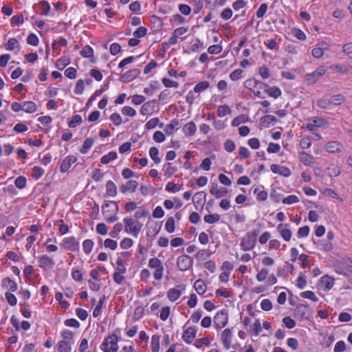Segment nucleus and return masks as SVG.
Masks as SVG:
<instances>
[{
    "label": "nucleus",
    "instance_id": "1",
    "mask_svg": "<svg viewBox=\"0 0 352 352\" xmlns=\"http://www.w3.org/2000/svg\"><path fill=\"white\" fill-rule=\"evenodd\" d=\"M118 205L115 201H109L102 206V212L107 222L113 223L118 219Z\"/></svg>",
    "mask_w": 352,
    "mask_h": 352
},
{
    "label": "nucleus",
    "instance_id": "2",
    "mask_svg": "<svg viewBox=\"0 0 352 352\" xmlns=\"http://www.w3.org/2000/svg\"><path fill=\"white\" fill-rule=\"evenodd\" d=\"M123 221L124 223V231L137 237L142 230V223L135 219L129 217L124 218Z\"/></svg>",
    "mask_w": 352,
    "mask_h": 352
},
{
    "label": "nucleus",
    "instance_id": "3",
    "mask_svg": "<svg viewBox=\"0 0 352 352\" xmlns=\"http://www.w3.org/2000/svg\"><path fill=\"white\" fill-rule=\"evenodd\" d=\"M118 338L116 335L108 336L103 342L101 346V349L104 352H117L118 346Z\"/></svg>",
    "mask_w": 352,
    "mask_h": 352
},
{
    "label": "nucleus",
    "instance_id": "4",
    "mask_svg": "<svg viewBox=\"0 0 352 352\" xmlns=\"http://www.w3.org/2000/svg\"><path fill=\"white\" fill-rule=\"evenodd\" d=\"M193 259L188 255L179 256L177 259V265L179 270L186 271L192 267Z\"/></svg>",
    "mask_w": 352,
    "mask_h": 352
},
{
    "label": "nucleus",
    "instance_id": "5",
    "mask_svg": "<svg viewBox=\"0 0 352 352\" xmlns=\"http://www.w3.org/2000/svg\"><path fill=\"white\" fill-rule=\"evenodd\" d=\"M327 72L326 67L321 66L317 68L314 72L308 74L306 76V80L309 83L316 82L320 76L324 75Z\"/></svg>",
    "mask_w": 352,
    "mask_h": 352
},
{
    "label": "nucleus",
    "instance_id": "6",
    "mask_svg": "<svg viewBox=\"0 0 352 352\" xmlns=\"http://www.w3.org/2000/svg\"><path fill=\"white\" fill-rule=\"evenodd\" d=\"M228 321V314L224 311L218 312L214 318V323L218 329L224 327L227 324Z\"/></svg>",
    "mask_w": 352,
    "mask_h": 352
},
{
    "label": "nucleus",
    "instance_id": "7",
    "mask_svg": "<svg viewBox=\"0 0 352 352\" xmlns=\"http://www.w3.org/2000/svg\"><path fill=\"white\" fill-rule=\"evenodd\" d=\"M62 246L67 250L74 252L78 249L79 243L76 241L74 236H71L64 239L62 243Z\"/></svg>",
    "mask_w": 352,
    "mask_h": 352
},
{
    "label": "nucleus",
    "instance_id": "8",
    "mask_svg": "<svg viewBox=\"0 0 352 352\" xmlns=\"http://www.w3.org/2000/svg\"><path fill=\"white\" fill-rule=\"evenodd\" d=\"M140 74L138 69H133L127 71L120 76V80L122 82H129L136 78Z\"/></svg>",
    "mask_w": 352,
    "mask_h": 352
},
{
    "label": "nucleus",
    "instance_id": "9",
    "mask_svg": "<svg viewBox=\"0 0 352 352\" xmlns=\"http://www.w3.org/2000/svg\"><path fill=\"white\" fill-rule=\"evenodd\" d=\"M327 50H329V45L327 43L320 42L312 50L311 54L314 58H320Z\"/></svg>",
    "mask_w": 352,
    "mask_h": 352
},
{
    "label": "nucleus",
    "instance_id": "10",
    "mask_svg": "<svg viewBox=\"0 0 352 352\" xmlns=\"http://www.w3.org/2000/svg\"><path fill=\"white\" fill-rule=\"evenodd\" d=\"M271 170L276 174L281 176L288 177L291 175V170L286 166H282L278 164H272L270 166Z\"/></svg>",
    "mask_w": 352,
    "mask_h": 352
},
{
    "label": "nucleus",
    "instance_id": "11",
    "mask_svg": "<svg viewBox=\"0 0 352 352\" xmlns=\"http://www.w3.org/2000/svg\"><path fill=\"white\" fill-rule=\"evenodd\" d=\"M221 339L226 349L228 350L232 343V332L230 329H224L221 336Z\"/></svg>",
    "mask_w": 352,
    "mask_h": 352
},
{
    "label": "nucleus",
    "instance_id": "12",
    "mask_svg": "<svg viewBox=\"0 0 352 352\" xmlns=\"http://www.w3.org/2000/svg\"><path fill=\"white\" fill-rule=\"evenodd\" d=\"M343 148V145L338 141H331L326 144L324 149L329 153L340 152Z\"/></svg>",
    "mask_w": 352,
    "mask_h": 352
},
{
    "label": "nucleus",
    "instance_id": "13",
    "mask_svg": "<svg viewBox=\"0 0 352 352\" xmlns=\"http://www.w3.org/2000/svg\"><path fill=\"white\" fill-rule=\"evenodd\" d=\"M197 331L193 327L187 328L183 333L182 339L187 344H190L196 337Z\"/></svg>",
    "mask_w": 352,
    "mask_h": 352
},
{
    "label": "nucleus",
    "instance_id": "14",
    "mask_svg": "<svg viewBox=\"0 0 352 352\" xmlns=\"http://www.w3.org/2000/svg\"><path fill=\"white\" fill-rule=\"evenodd\" d=\"M210 192L216 198H221L226 196L228 190L223 188H219L217 184H212L210 189Z\"/></svg>",
    "mask_w": 352,
    "mask_h": 352
},
{
    "label": "nucleus",
    "instance_id": "15",
    "mask_svg": "<svg viewBox=\"0 0 352 352\" xmlns=\"http://www.w3.org/2000/svg\"><path fill=\"white\" fill-rule=\"evenodd\" d=\"M288 224H278L277 226V230L279 232L280 236L285 241H289L292 237V231L287 227Z\"/></svg>",
    "mask_w": 352,
    "mask_h": 352
},
{
    "label": "nucleus",
    "instance_id": "16",
    "mask_svg": "<svg viewBox=\"0 0 352 352\" xmlns=\"http://www.w3.org/2000/svg\"><path fill=\"white\" fill-rule=\"evenodd\" d=\"M77 160V158L76 157H75L74 155H69L67 157H66L61 165H60V170L62 173H65L67 172L69 168L71 167L72 164H73L74 163H75Z\"/></svg>",
    "mask_w": 352,
    "mask_h": 352
},
{
    "label": "nucleus",
    "instance_id": "17",
    "mask_svg": "<svg viewBox=\"0 0 352 352\" xmlns=\"http://www.w3.org/2000/svg\"><path fill=\"white\" fill-rule=\"evenodd\" d=\"M39 266L44 269H50L54 265V261L47 255H43L38 258Z\"/></svg>",
    "mask_w": 352,
    "mask_h": 352
},
{
    "label": "nucleus",
    "instance_id": "18",
    "mask_svg": "<svg viewBox=\"0 0 352 352\" xmlns=\"http://www.w3.org/2000/svg\"><path fill=\"white\" fill-rule=\"evenodd\" d=\"M155 100H151L144 103L140 109V113L142 115H149L153 113L155 108Z\"/></svg>",
    "mask_w": 352,
    "mask_h": 352
},
{
    "label": "nucleus",
    "instance_id": "19",
    "mask_svg": "<svg viewBox=\"0 0 352 352\" xmlns=\"http://www.w3.org/2000/svg\"><path fill=\"white\" fill-rule=\"evenodd\" d=\"M299 160L304 165L308 166H312L315 162L314 157L305 152H300L299 153Z\"/></svg>",
    "mask_w": 352,
    "mask_h": 352
},
{
    "label": "nucleus",
    "instance_id": "20",
    "mask_svg": "<svg viewBox=\"0 0 352 352\" xmlns=\"http://www.w3.org/2000/svg\"><path fill=\"white\" fill-rule=\"evenodd\" d=\"M255 244L256 241H254L248 236H245L242 239L240 245L242 250L247 251L253 249Z\"/></svg>",
    "mask_w": 352,
    "mask_h": 352
},
{
    "label": "nucleus",
    "instance_id": "21",
    "mask_svg": "<svg viewBox=\"0 0 352 352\" xmlns=\"http://www.w3.org/2000/svg\"><path fill=\"white\" fill-rule=\"evenodd\" d=\"M73 344V342L67 341V340H60L58 342L56 345L57 351L58 352H71L72 347L71 345Z\"/></svg>",
    "mask_w": 352,
    "mask_h": 352
},
{
    "label": "nucleus",
    "instance_id": "22",
    "mask_svg": "<svg viewBox=\"0 0 352 352\" xmlns=\"http://www.w3.org/2000/svg\"><path fill=\"white\" fill-rule=\"evenodd\" d=\"M197 131V127L193 122L186 123L183 127V131L186 136L193 135Z\"/></svg>",
    "mask_w": 352,
    "mask_h": 352
},
{
    "label": "nucleus",
    "instance_id": "23",
    "mask_svg": "<svg viewBox=\"0 0 352 352\" xmlns=\"http://www.w3.org/2000/svg\"><path fill=\"white\" fill-rule=\"evenodd\" d=\"M2 285L8 289L10 292H15L17 290L16 283L11 280L10 278H5L2 280Z\"/></svg>",
    "mask_w": 352,
    "mask_h": 352
},
{
    "label": "nucleus",
    "instance_id": "24",
    "mask_svg": "<svg viewBox=\"0 0 352 352\" xmlns=\"http://www.w3.org/2000/svg\"><path fill=\"white\" fill-rule=\"evenodd\" d=\"M181 295V290L177 288L170 289L167 292V297L172 302L177 300Z\"/></svg>",
    "mask_w": 352,
    "mask_h": 352
},
{
    "label": "nucleus",
    "instance_id": "25",
    "mask_svg": "<svg viewBox=\"0 0 352 352\" xmlns=\"http://www.w3.org/2000/svg\"><path fill=\"white\" fill-rule=\"evenodd\" d=\"M106 195L111 197H115L117 195V187L111 180L106 184Z\"/></svg>",
    "mask_w": 352,
    "mask_h": 352
},
{
    "label": "nucleus",
    "instance_id": "26",
    "mask_svg": "<svg viewBox=\"0 0 352 352\" xmlns=\"http://www.w3.org/2000/svg\"><path fill=\"white\" fill-rule=\"evenodd\" d=\"M265 91L271 97L277 98L281 95V90L277 87H269L265 85Z\"/></svg>",
    "mask_w": 352,
    "mask_h": 352
},
{
    "label": "nucleus",
    "instance_id": "27",
    "mask_svg": "<svg viewBox=\"0 0 352 352\" xmlns=\"http://www.w3.org/2000/svg\"><path fill=\"white\" fill-rule=\"evenodd\" d=\"M23 111H24L26 113H32L36 111L37 107L35 104L34 102L32 101H27L23 102Z\"/></svg>",
    "mask_w": 352,
    "mask_h": 352
},
{
    "label": "nucleus",
    "instance_id": "28",
    "mask_svg": "<svg viewBox=\"0 0 352 352\" xmlns=\"http://www.w3.org/2000/svg\"><path fill=\"white\" fill-rule=\"evenodd\" d=\"M327 175L330 177H337L340 174V169L336 164H331L327 168Z\"/></svg>",
    "mask_w": 352,
    "mask_h": 352
},
{
    "label": "nucleus",
    "instance_id": "29",
    "mask_svg": "<svg viewBox=\"0 0 352 352\" xmlns=\"http://www.w3.org/2000/svg\"><path fill=\"white\" fill-rule=\"evenodd\" d=\"M179 124V122L176 119H174V120H172L169 124H168L165 129H164V131L165 133L167 134V135H171L172 133H173L174 132V130L176 127H177Z\"/></svg>",
    "mask_w": 352,
    "mask_h": 352
},
{
    "label": "nucleus",
    "instance_id": "30",
    "mask_svg": "<svg viewBox=\"0 0 352 352\" xmlns=\"http://www.w3.org/2000/svg\"><path fill=\"white\" fill-rule=\"evenodd\" d=\"M117 158V153L115 151H111L108 154L103 155L100 162L103 164H107L113 160H115Z\"/></svg>",
    "mask_w": 352,
    "mask_h": 352
},
{
    "label": "nucleus",
    "instance_id": "31",
    "mask_svg": "<svg viewBox=\"0 0 352 352\" xmlns=\"http://www.w3.org/2000/svg\"><path fill=\"white\" fill-rule=\"evenodd\" d=\"M194 288L199 294H203L206 292V285L201 279H198L194 283Z\"/></svg>",
    "mask_w": 352,
    "mask_h": 352
},
{
    "label": "nucleus",
    "instance_id": "32",
    "mask_svg": "<svg viewBox=\"0 0 352 352\" xmlns=\"http://www.w3.org/2000/svg\"><path fill=\"white\" fill-rule=\"evenodd\" d=\"M69 63L70 59L68 57L63 56L56 60V65L59 70H63Z\"/></svg>",
    "mask_w": 352,
    "mask_h": 352
},
{
    "label": "nucleus",
    "instance_id": "33",
    "mask_svg": "<svg viewBox=\"0 0 352 352\" xmlns=\"http://www.w3.org/2000/svg\"><path fill=\"white\" fill-rule=\"evenodd\" d=\"M158 154L159 150L157 147L153 146L150 148L149 155L155 164H160L161 162V159L157 157Z\"/></svg>",
    "mask_w": 352,
    "mask_h": 352
},
{
    "label": "nucleus",
    "instance_id": "34",
    "mask_svg": "<svg viewBox=\"0 0 352 352\" xmlns=\"http://www.w3.org/2000/svg\"><path fill=\"white\" fill-rule=\"evenodd\" d=\"M94 144V140L91 138H87L80 148V153L82 154H85L88 152V151L91 148Z\"/></svg>",
    "mask_w": 352,
    "mask_h": 352
},
{
    "label": "nucleus",
    "instance_id": "35",
    "mask_svg": "<svg viewBox=\"0 0 352 352\" xmlns=\"http://www.w3.org/2000/svg\"><path fill=\"white\" fill-rule=\"evenodd\" d=\"M152 352H158L160 350V336L153 335L151 338Z\"/></svg>",
    "mask_w": 352,
    "mask_h": 352
},
{
    "label": "nucleus",
    "instance_id": "36",
    "mask_svg": "<svg viewBox=\"0 0 352 352\" xmlns=\"http://www.w3.org/2000/svg\"><path fill=\"white\" fill-rule=\"evenodd\" d=\"M322 284L326 289L329 290L334 285V280L329 276H324L322 278Z\"/></svg>",
    "mask_w": 352,
    "mask_h": 352
},
{
    "label": "nucleus",
    "instance_id": "37",
    "mask_svg": "<svg viewBox=\"0 0 352 352\" xmlns=\"http://www.w3.org/2000/svg\"><path fill=\"white\" fill-rule=\"evenodd\" d=\"M204 220L207 223H214L220 220V215L218 214H207L204 216Z\"/></svg>",
    "mask_w": 352,
    "mask_h": 352
},
{
    "label": "nucleus",
    "instance_id": "38",
    "mask_svg": "<svg viewBox=\"0 0 352 352\" xmlns=\"http://www.w3.org/2000/svg\"><path fill=\"white\" fill-rule=\"evenodd\" d=\"M80 55L85 58L93 57L94 50L89 45H85L80 52Z\"/></svg>",
    "mask_w": 352,
    "mask_h": 352
},
{
    "label": "nucleus",
    "instance_id": "39",
    "mask_svg": "<svg viewBox=\"0 0 352 352\" xmlns=\"http://www.w3.org/2000/svg\"><path fill=\"white\" fill-rule=\"evenodd\" d=\"M94 242L91 239H86L82 243V249L85 254H89L93 248Z\"/></svg>",
    "mask_w": 352,
    "mask_h": 352
},
{
    "label": "nucleus",
    "instance_id": "40",
    "mask_svg": "<svg viewBox=\"0 0 352 352\" xmlns=\"http://www.w3.org/2000/svg\"><path fill=\"white\" fill-rule=\"evenodd\" d=\"M209 87V82L208 81H201L197 83L194 87V92L200 93L206 90Z\"/></svg>",
    "mask_w": 352,
    "mask_h": 352
},
{
    "label": "nucleus",
    "instance_id": "41",
    "mask_svg": "<svg viewBox=\"0 0 352 352\" xmlns=\"http://www.w3.org/2000/svg\"><path fill=\"white\" fill-rule=\"evenodd\" d=\"M300 296L304 298L309 299L314 302H317L318 300V298L316 296L314 292L311 291H305L300 293Z\"/></svg>",
    "mask_w": 352,
    "mask_h": 352
},
{
    "label": "nucleus",
    "instance_id": "42",
    "mask_svg": "<svg viewBox=\"0 0 352 352\" xmlns=\"http://www.w3.org/2000/svg\"><path fill=\"white\" fill-rule=\"evenodd\" d=\"M105 300V296H103L102 297L100 298V299L99 300L96 308L94 309V311H93V316L94 317H97L100 314V312H101V309L102 307V305L104 304V301Z\"/></svg>",
    "mask_w": 352,
    "mask_h": 352
},
{
    "label": "nucleus",
    "instance_id": "43",
    "mask_svg": "<svg viewBox=\"0 0 352 352\" xmlns=\"http://www.w3.org/2000/svg\"><path fill=\"white\" fill-rule=\"evenodd\" d=\"M165 229L168 233H172L175 230V220L174 218L170 217L168 218L165 224Z\"/></svg>",
    "mask_w": 352,
    "mask_h": 352
},
{
    "label": "nucleus",
    "instance_id": "44",
    "mask_svg": "<svg viewBox=\"0 0 352 352\" xmlns=\"http://www.w3.org/2000/svg\"><path fill=\"white\" fill-rule=\"evenodd\" d=\"M254 194L256 195V199L259 201H265L267 197V192L265 190H260L258 188L254 190Z\"/></svg>",
    "mask_w": 352,
    "mask_h": 352
},
{
    "label": "nucleus",
    "instance_id": "45",
    "mask_svg": "<svg viewBox=\"0 0 352 352\" xmlns=\"http://www.w3.org/2000/svg\"><path fill=\"white\" fill-rule=\"evenodd\" d=\"M123 226L121 223H118L114 225L113 230L109 232V235L112 238L118 237V234L122 231Z\"/></svg>",
    "mask_w": 352,
    "mask_h": 352
},
{
    "label": "nucleus",
    "instance_id": "46",
    "mask_svg": "<svg viewBox=\"0 0 352 352\" xmlns=\"http://www.w3.org/2000/svg\"><path fill=\"white\" fill-rule=\"evenodd\" d=\"M82 122V118L80 115H75L72 120L69 121L68 125L71 128H74Z\"/></svg>",
    "mask_w": 352,
    "mask_h": 352
},
{
    "label": "nucleus",
    "instance_id": "47",
    "mask_svg": "<svg viewBox=\"0 0 352 352\" xmlns=\"http://www.w3.org/2000/svg\"><path fill=\"white\" fill-rule=\"evenodd\" d=\"M231 112L230 109L227 105L219 106L217 109V115L219 117H223Z\"/></svg>",
    "mask_w": 352,
    "mask_h": 352
},
{
    "label": "nucleus",
    "instance_id": "48",
    "mask_svg": "<svg viewBox=\"0 0 352 352\" xmlns=\"http://www.w3.org/2000/svg\"><path fill=\"white\" fill-rule=\"evenodd\" d=\"M330 99L331 104L338 105L344 102V97L340 94L333 96Z\"/></svg>",
    "mask_w": 352,
    "mask_h": 352
},
{
    "label": "nucleus",
    "instance_id": "49",
    "mask_svg": "<svg viewBox=\"0 0 352 352\" xmlns=\"http://www.w3.org/2000/svg\"><path fill=\"white\" fill-rule=\"evenodd\" d=\"M26 182L27 180L25 177L19 176L15 179L14 184L18 188L23 189L25 187Z\"/></svg>",
    "mask_w": 352,
    "mask_h": 352
},
{
    "label": "nucleus",
    "instance_id": "50",
    "mask_svg": "<svg viewBox=\"0 0 352 352\" xmlns=\"http://www.w3.org/2000/svg\"><path fill=\"white\" fill-rule=\"evenodd\" d=\"M162 266H163L162 261L156 257L151 258L148 261V267L151 268L157 269Z\"/></svg>",
    "mask_w": 352,
    "mask_h": 352
},
{
    "label": "nucleus",
    "instance_id": "51",
    "mask_svg": "<svg viewBox=\"0 0 352 352\" xmlns=\"http://www.w3.org/2000/svg\"><path fill=\"white\" fill-rule=\"evenodd\" d=\"M210 344V340L208 338H202L199 339H197L195 341L194 345L197 348H201L204 345H209Z\"/></svg>",
    "mask_w": 352,
    "mask_h": 352
},
{
    "label": "nucleus",
    "instance_id": "52",
    "mask_svg": "<svg viewBox=\"0 0 352 352\" xmlns=\"http://www.w3.org/2000/svg\"><path fill=\"white\" fill-rule=\"evenodd\" d=\"M162 82L163 85H164V87H166L177 88L179 87V83L177 82L170 80L166 78H162Z\"/></svg>",
    "mask_w": 352,
    "mask_h": 352
},
{
    "label": "nucleus",
    "instance_id": "53",
    "mask_svg": "<svg viewBox=\"0 0 352 352\" xmlns=\"http://www.w3.org/2000/svg\"><path fill=\"white\" fill-rule=\"evenodd\" d=\"M84 91V80L82 79H79L77 80L76 87L74 89V93L76 94L80 95L82 94Z\"/></svg>",
    "mask_w": 352,
    "mask_h": 352
},
{
    "label": "nucleus",
    "instance_id": "54",
    "mask_svg": "<svg viewBox=\"0 0 352 352\" xmlns=\"http://www.w3.org/2000/svg\"><path fill=\"white\" fill-rule=\"evenodd\" d=\"M61 336L63 338V340H67L74 342V334L70 330H63L61 333Z\"/></svg>",
    "mask_w": 352,
    "mask_h": 352
},
{
    "label": "nucleus",
    "instance_id": "55",
    "mask_svg": "<svg viewBox=\"0 0 352 352\" xmlns=\"http://www.w3.org/2000/svg\"><path fill=\"white\" fill-rule=\"evenodd\" d=\"M146 33L147 29L145 27L140 26L133 32V36L139 39V38L144 36Z\"/></svg>",
    "mask_w": 352,
    "mask_h": 352
},
{
    "label": "nucleus",
    "instance_id": "56",
    "mask_svg": "<svg viewBox=\"0 0 352 352\" xmlns=\"http://www.w3.org/2000/svg\"><path fill=\"white\" fill-rule=\"evenodd\" d=\"M104 246L106 248H109L112 250H114L116 249L118 246V243L116 241L111 239H107L104 241Z\"/></svg>",
    "mask_w": 352,
    "mask_h": 352
},
{
    "label": "nucleus",
    "instance_id": "57",
    "mask_svg": "<svg viewBox=\"0 0 352 352\" xmlns=\"http://www.w3.org/2000/svg\"><path fill=\"white\" fill-rule=\"evenodd\" d=\"M299 201V199L296 195H292L283 199V203L285 204H292Z\"/></svg>",
    "mask_w": 352,
    "mask_h": 352
},
{
    "label": "nucleus",
    "instance_id": "58",
    "mask_svg": "<svg viewBox=\"0 0 352 352\" xmlns=\"http://www.w3.org/2000/svg\"><path fill=\"white\" fill-rule=\"evenodd\" d=\"M97 233L101 235H105L108 232V228L104 223H98L96 228Z\"/></svg>",
    "mask_w": 352,
    "mask_h": 352
},
{
    "label": "nucleus",
    "instance_id": "59",
    "mask_svg": "<svg viewBox=\"0 0 352 352\" xmlns=\"http://www.w3.org/2000/svg\"><path fill=\"white\" fill-rule=\"evenodd\" d=\"M122 113L123 115L133 117L136 114V111L129 106H125L122 109Z\"/></svg>",
    "mask_w": 352,
    "mask_h": 352
},
{
    "label": "nucleus",
    "instance_id": "60",
    "mask_svg": "<svg viewBox=\"0 0 352 352\" xmlns=\"http://www.w3.org/2000/svg\"><path fill=\"white\" fill-rule=\"evenodd\" d=\"M109 119L116 126H119L122 123V118L118 113H112L110 116Z\"/></svg>",
    "mask_w": 352,
    "mask_h": 352
},
{
    "label": "nucleus",
    "instance_id": "61",
    "mask_svg": "<svg viewBox=\"0 0 352 352\" xmlns=\"http://www.w3.org/2000/svg\"><path fill=\"white\" fill-rule=\"evenodd\" d=\"M318 246L320 250L324 251H330L333 248V245L329 241H320L318 242Z\"/></svg>",
    "mask_w": 352,
    "mask_h": 352
},
{
    "label": "nucleus",
    "instance_id": "62",
    "mask_svg": "<svg viewBox=\"0 0 352 352\" xmlns=\"http://www.w3.org/2000/svg\"><path fill=\"white\" fill-rule=\"evenodd\" d=\"M280 146L279 144L276 143L270 142L267 148V151L269 153H276L280 151Z\"/></svg>",
    "mask_w": 352,
    "mask_h": 352
},
{
    "label": "nucleus",
    "instance_id": "63",
    "mask_svg": "<svg viewBox=\"0 0 352 352\" xmlns=\"http://www.w3.org/2000/svg\"><path fill=\"white\" fill-rule=\"evenodd\" d=\"M283 322L284 323L285 326L288 329H293L296 326L295 320L289 316L283 318Z\"/></svg>",
    "mask_w": 352,
    "mask_h": 352
},
{
    "label": "nucleus",
    "instance_id": "64",
    "mask_svg": "<svg viewBox=\"0 0 352 352\" xmlns=\"http://www.w3.org/2000/svg\"><path fill=\"white\" fill-rule=\"evenodd\" d=\"M27 43L29 45L36 46L38 44V38L36 34L32 33L28 36Z\"/></svg>",
    "mask_w": 352,
    "mask_h": 352
}]
</instances>
